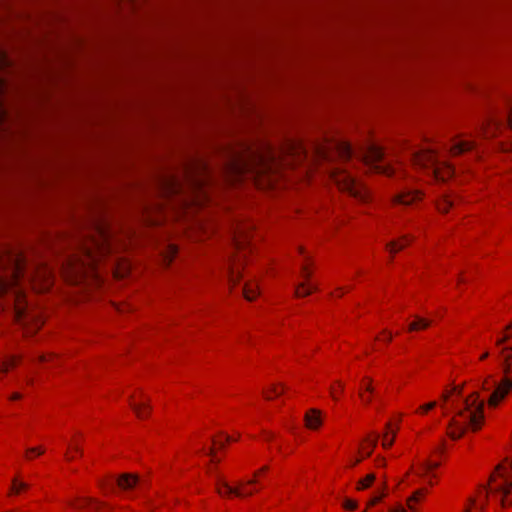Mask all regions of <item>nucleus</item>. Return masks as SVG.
<instances>
[{"label":"nucleus","instance_id":"obj_1","mask_svg":"<svg viewBox=\"0 0 512 512\" xmlns=\"http://www.w3.org/2000/svg\"><path fill=\"white\" fill-rule=\"evenodd\" d=\"M512 505V455L491 473L488 484L480 486L464 512H496Z\"/></svg>","mask_w":512,"mask_h":512},{"label":"nucleus","instance_id":"obj_2","mask_svg":"<svg viewBox=\"0 0 512 512\" xmlns=\"http://www.w3.org/2000/svg\"><path fill=\"white\" fill-rule=\"evenodd\" d=\"M6 258L9 268L7 275L0 276V297L11 294L15 318L20 324L24 325L26 322V308L22 301L23 294L18 287V282L24 274L25 261L23 256L18 253H9Z\"/></svg>","mask_w":512,"mask_h":512},{"label":"nucleus","instance_id":"obj_3","mask_svg":"<svg viewBox=\"0 0 512 512\" xmlns=\"http://www.w3.org/2000/svg\"><path fill=\"white\" fill-rule=\"evenodd\" d=\"M455 415L451 419L449 436L452 439H458L467 428L477 430L482 425L484 416V401L479 400L477 392L471 394L463 401V405L458 407L453 405Z\"/></svg>","mask_w":512,"mask_h":512},{"label":"nucleus","instance_id":"obj_4","mask_svg":"<svg viewBox=\"0 0 512 512\" xmlns=\"http://www.w3.org/2000/svg\"><path fill=\"white\" fill-rule=\"evenodd\" d=\"M267 465L256 470L253 477L248 480H241L232 486L224 476L217 475L215 480L216 493L225 499L247 498L258 493L262 488V478L268 472Z\"/></svg>","mask_w":512,"mask_h":512},{"label":"nucleus","instance_id":"obj_5","mask_svg":"<svg viewBox=\"0 0 512 512\" xmlns=\"http://www.w3.org/2000/svg\"><path fill=\"white\" fill-rule=\"evenodd\" d=\"M360 158L371 171L385 175L394 173L390 163L385 160L383 148L375 143H370L363 148L360 152Z\"/></svg>","mask_w":512,"mask_h":512},{"label":"nucleus","instance_id":"obj_6","mask_svg":"<svg viewBox=\"0 0 512 512\" xmlns=\"http://www.w3.org/2000/svg\"><path fill=\"white\" fill-rule=\"evenodd\" d=\"M98 237H93L82 245V252L87 260V265L95 266L99 257L110 251V235L103 227H97Z\"/></svg>","mask_w":512,"mask_h":512},{"label":"nucleus","instance_id":"obj_7","mask_svg":"<svg viewBox=\"0 0 512 512\" xmlns=\"http://www.w3.org/2000/svg\"><path fill=\"white\" fill-rule=\"evenodd\" d=\"M501 354L504 359V377L489 397L490 406H496L512 389V371L508 365L509 361H512V346L502 348Z\"/></svg>","mask_w":512,"mask_h":512},{"label":"nucleus","instance_id":"obj_8","mask_svg":"<svg viewBox=\"0 0 512 512\" xmlns=\"http://www.w3.org/2000/svg\"><path fill=\"white\" fill-rule=\"evenodd\" d=\"M331 177L340 190L363 201L368 198V192L365 187L346 169H336L332 172Z\"/></svg>","mask_w":512,"mask_h":512},{"label":"nucleus","instance_id":"obj_9","mask_svg":"<svg viewBox=\"0 0 512 512\" xmlns=\"http://www.w3.org/2000/svg\"><path fill=\"white\" fill-rule=\"evenodd\" d=\"M140 480L137 474L122 473L116 479L114 493L123 499L134 500L138 497Z\"/></svg>","mask_w":512,"mask_h":512},{"label":"nucleus","instance_id":"obj_10","mask_svg":"<svg viewBox=\"0 0 512 512\" xmlns=\"http://www.w3.org/2000/svg\"><path fill=\"white\" fill-rule=\"evenodd\" d=\"M410 156L416 165L424 168H431L433 174L438 179H445L444 175H441L440 173L439 160L433 149L429 148L420 151H413Z\"/></svg>","mask_w":512,"mask_h":512},{"label":"nucleus","instance_id":"obj_11","mask_svg":"<svg viewBox=\"0 0 512 512\" xmlns=\"http://www.w3.org/2000/svg\"><path fill=\"white\" fill-rule=\"evenodd\" d=\"M69 508L83 512H110V508L96 498L89 496H75L67 501Z\"/></svg>","mask_w":512,"mask_h":512},{"label":"nucleus","instance_id":"obj_12","mask_svg":"<svg viewBox=\"0 0 512 512\" xmlns=\"http://www.w3.org/2000/svg\"><path fill=\"white\" fill-rule=\"evenodd\" d=\"M445 460V454L443 450H436L426 460L420 464L419 472L430 476L428 483L430 486L435 484V474L433 472L442 464Z\"/></svg>","mask_w":512,"mask_h":512},{"label":"nucleus","instance_id":"obj_13","mask_svg":"<svg viewBox=\"0 0 512 512\" xmlns=\"http://www.w3.org/2000/svg\"><path fill=\"white\" fill-rule=\"evenodd\" d=\"M429 489L422 487L415 490L406 500L407 507L410 512H420V505L425 501Z\"/></svg>","mask_w":512,"mask_h":512},{"label":"nucleus","instance_id":"obj_14","mask_svg":"<svg viewBox=\"0 0 512 512\" xmlns=\"http://www.w3.org/2000/svg\"><path fill=\"white\" fill-rule=\"evenodd\" d=\"M387 495L386 487L382 486L367 502L366 508L363 512H375L373 508ZM390 512H408L403 506H396Z\"/></svg>","mask_w":512,"mask_h":512},{"label":"nucleus","instance_id":"obj_15","mask_svg":"<svg viewBox=\"0 0 512 512\" xmlns=\"http://www.w3.org/2000/svg\"><path fill=\"white\" fill-rule=\"evenodd\" d=\"M29 484L20 476H16L12 479L9 486L7 496L17 497L25 494L29 490Z\"/></svg>","mask_w":512,"mask_h":512},{"label":"nucleus","instance_id":"obj_16","mask_svg":"<svg viewBox=\"0 0 512 512\" xmlns=\"http://www.w3.org/2000/svg\"><path fill=\"white\" fill-rule=\"evenodd\" d=\"M207 457V472L212 475L216 472L217 465L223 459L222 450H209L206 455Z\"/></svg>","mask_w":512,"mask_h":512},{"label":"nucleus","instance_id":"obj_17","mask_svg":"<svg viewBox=\"0 0 512 512\" xmlns=\"http://www.w3.org/2000/svg\"><path fill=\"white\" fill-rule=\"evenodd\" d=\"M305 425L309 429H317L321 423V413L317 409H310L304 417Z\"/></svg>","mask_w":512,"mask_h":512},{"label":"nucleus","instance_id":"obj_18","mask_svg":"<svg viewBox=\"0 0 512 512\" xmlns=\"http://www.w3.org/2000/svg\"><path fill=\"white\" fill-rule=\"evenodd\" d=\"M333 145L338 156L343 160H349L355 153L352 146L348 142L337 141Z\"/></svg>","mask_w":512,"mask_h":512},{"label":"nucleus","instance_id":"obj_19","mask_svg":"<svg viewBox=\"0 0 512 512\" xmlns=\"http://www.w3.org/2000/svg\"><path fill=\"white\" fill-rule=\"evenodd\" d=\"M420 198L418 191L407 190L399 193L395 198V202L402 205H410Z\"/></svg>","mask_w":512,"mask_h":512},{"label":"nucleus","instance_id":"obj_20","mask_svg":"<svg viewBox=\"0 0 512 512\" xmlns=\"http://www.w3.org/2000/svg\"><path fill=\"white\" fill-rule=\"evenodd\" d=\"M474 143L472 141L462 140L455 142L451 148L450 151L453 155H458L463 152L469 151L473 148Z\"/></svg>","mask_w":512,"mask_h":512},{"label":"nucleus","instance_id":"obj_21","mask_svg":"<svg viewBox=\"0 0 512 512\" xmlns=\"http://www.w3.org/2000/svg\"><path fill=\"white\" fill-rule=\"evenodd\" d=\"M412 237L409 235H404L401 237L399 241H391L387 244V248L391 253H396L397 251L403 249L408 243H410Z\"/></svg>","mask_w":512,"mask_h":512},{"label":"nucleus","instance_id":"obj_22","mask_svg":"<svg viewBox=\"0 0 512 512\" xmlns=\"http://www.w3.org/2000/svg\"><path fill=\"white\" fill-rule=\"evenodd\" d=\"M130 405L139 418L143 419L148 414L149 406L146 400H143L140 403L134 401L131 402Z\"/></svg>","mask_w":512,"mask_h":512},{"label":"nucleus","instance_id":"obj_23","mask_svg":"<svg viewBox=\"0 0 512 512\" xmlns=\"http://www.w3.org/2000/svg\"><path fill=\"white\" fill-rule=\"evenodd\" d=\"M431 320L422 318L420 316H415L413 322H411L408 326L409 331H417L420 329H426L431 325Z\"/></svg>","mask_w":512,"mask_h":512},{"label":"nucleus","instance_id":"obj_24","mask_svg":"<svg viewBox=\"0 0 512 512\" xmlns=\"http://www.w3.org/2000/svg\"><path fill=\"white\" fill-rule=\"evenodd\" d=\"M396 429H392L391 424H387V432L382 437V448H389L394 444Z\"/></svg>","mask_w":512,"mask_h":512},{"label":"nucleus","instance_id":"obj_25","mask_svg":"<svg viewBox=\"0 0 512 512\" xmlns=\"http://www.w3.org/2000/svg\"><path fill=\"white\" fill-rule=\"evenodd\" d=\"M243 294L248 301H252L258 294V286L255 282H248L243 288Z\"/></svg>","mask_w":512,"mask_h":512},{"label":"nucleus","instance_id":"obj_26","mask_svg":"<svg viewBox=\"0 0 512 512\" xmlns=\"http://www.w3.org/2000/svg\"><path fill=\"white\" fill-rule=\"evenodd\" d=\"M375 481V475L373 473H370L366 475L363 479H360L356 484L357 490H365L372 486V484Z\"/></svg>","mask_w":512,"mask_h":512},{"label":"nucleus","instance_id":"obj_27","mask_svg":"<svg viewBox=\"0 0 512 512\" xmlns=\"http://www.w3.org/2000/svg\"><path fill=\"white\" fill-rule=\"evenodd\" d=\"M160 505L161 503L159 500H155L152 498H146L142 502V508L147 512H155Z\"/></svg>","mask_w":512,"mask_h":512},{"label":"nucleus","instance_id":"obj_28","mask_svg":"<svg viewBox=\"0 0 512 512\" xmlns=\"http://www.w3.org/2000/svg\"><path fill=\"white\" fill-rule=\"evenodd\" d=\"M247 163L245 160L241 159L240 157H234L231 163V170L234 173H241L244 169L247 167Z\"/></svg>","mask_w":512,"mask_h":512},{"label":"nucleus","instance_id":"obj_29","mask_svg":"<svg viewBox=\"0 0 512 512\" xmlns=\"http://www.w3.org/2000/svg\"><path fill=\"white\" fill-rule=\"evenodd\" d=\"M315 289L316 287L303 283L296 288L295 294L297 297H304L311 294Z\"/></svg>","mask_w":512,"mask_h":512},{"label":"nucleus","instance_id":"obj_30","mask_svg":"<svg viewBox=\"0 0 512 512\" xmlns=\"http://www.w3.org/2000/svg\"><path fill=\"white\" fill-rule=\"evenodd\" d=\"M453 205L454 201L451 200L448 196H445L438 203V210L442 213H446Z\"/></svg>","mask_w":512,"mask_h":512},{"label":"nucleus","instance_id":"obj_31","mask_svg":"<svg viewBox=\"0 0 512 512\" xmlns=\"http://www.w3.org/2000/svg\"><path fill=\"white\" fill-rule=\"evenodd\" d=\"M19 359L16 356L9 357L6 361L0 363V371L7 372L10 367L15 366Z\"/></svg>","mask_w":512,"mask_h":512},{"label":"nucleus","instance_id":"obj_32","mask_svg":"<svg viewBox=\"0 0 512 512\" xmlns=\"http://www.w3.org/2000/svg\"><path fill=\"white\" fill-rule=\"evenodd\" d=\"M342 507H343L344 510L352 512V511H355L357 509L358 502L356 500H353V499H350V498H346L343 501V503H342Z\"/></svg>","mask_w":512,"mask_h":512},{"label":"nucleus","instance_id":"obj_33","mask_svg":"<svg viewBox=\"0 0 512 512\" xmlns=\"http://www.w3.org/2000/svg\"><path fill=\"white\" fill-rule=\"evenodd\" d=\"M228 273H229V280H230V282L233 283V284H236V282L240 278L239 271H237L236 268H234L232 265H229Z\"/></svg>","mask_w":512,"mask_h":512},{"label":"nucleus","instance_id":"obj_34","mask_svg":"<svg viewBox=\"0 0 512 512\" xmlns=\"http://www.w3.org/2000/svg\"><path fill=\"white\" fill-rule=\"evenodd\" d=\"M234 441V439L230 436H221L219 437V439L217 441L214 442L215 445H219L220 448H222V446L227 443V444H230Z\"/></svg>","mask_w":512,"mask_h":512},{"label":"nucleus","instance_id":"obj_35","mask_svg":"<svg viewBox=\"0 0 512 512\" xmlns=\"http://www.w3.org/2000/svg\"><path fill=\"white\" fill-rule=\"evenodd\" d=\"M378 439H379V436L376 435V434H370L367 436L366 438V443L370 446H372V448H375L377 446V443H378Z\"/></svg>","mask_w":512,"mask_h":512},{"label":"nucleus","instance_id":"obj_36","mask_svg":"<svg viewBox=\"0 0 512 512\" xmlns=\"http://www.w3.org/2000/svg\"><path fill=\"white\" fill-rule=\"evenodd\" d=\"M167 189L170 190L171 192H176V190L178 189V184H177V181L172 179V180H167Z\"/></svg>","mask_w":512,"mask_h":512},{"label":"nucleus","instance_id":"obj_37","mask_svg":"<svg viewBox=\"0 0 512 512\" xmlns=\"http://www.w3.org/2000/svg\"><path fill=\"white\" fill-rule=\"evenodd\" d=\"M374 461H375V465H376L377 467H384V466H385V464H386V459H385V457H382V456H380V455H377Z\"/></svg>","mask_w":512,"mask_h":512},{"label":"nucleus","instance_id":"obj_38","mask_svg":"<svg viewBox=\"0 0 512 512\" xmlns=\"http://www.w3.org/2000/svg\"><path fill=\"white\" fill-rule=\"evenodd\" d=\"M36 451H37V450H34V449L27 450V453H26V455H25L26 459L31 460V459H33L34 457L40 456V455H41V452L35 453Z\"/></svg>","mask_w":512,"mask_h":512},{"label":"nucleus","instance_id":"obj_39","mask_svg":"<svg viewBox=\"0 0 512 512\" xmlns=\"http://www.w3.org/2000/svg\"><path fill=\"white\" fill-rule=\"evenodd\" d=\"M436 407V402L435 401H432V402H429L428 404H425L423 406H421V410L425 413L433 408Z\"/></svg>","mask_w":512,"mask_h":512},{"label":"nucleus","instance_id":"obj_40","mask_svg":"<svg viewBox=\"0 0 512 512\" xmlns=\"http://www.w3.org/2000/svg\"><path fill=\"white\" fill-rule=\"evenodd\" d=\"M77 452H78V450H67V452L65 454V459L68 461L74 459L77 455Z\"/></svg>","mask_w":512,"mask_h":512},{"label":"nucleus","instance_id":"obj_41","mask_svg":"<svg viewBox=\"0 0 512 512\" xmlns=\"http://www.w3.org/2000/svg\"><path fill=\"white\" fill-rule=\"evenodd\" d=\"M286 388L284 386H282V388L279 390L277 386H273L271 388V392L274 394V396H279L280 394L283 393V391L285 390Z\"/></svg>","mask_w":512,"mask_h":512},{"label":"nucleus","instance_id":"obj_42","mask_svg":"<svg viewBox=\"0 0 512 512\" xmlns=\"http://www.w3.org/2000/svg\"><path fill=\"white\" fill-rule=\"evenodd\" d=\"M366 456L365 455H362V454H359L355 457V459L353 460V462L350 464V466H355L357 465L359 462H361Z\"/></svg>","mask_w":512,"mask_h":512},{"label":"nucleus","instance_id":"obj_43","mask_svg":"<svg viewBox=\"0 0 512 512\" xmlns=\"http://www.w3.org/2000/svg\"><path fill=\"white\" fill-rule=\"evenodd\" d=\"M509 339V335H505L504 337L498 339L496 341V345L500 346L502 345L504 342H506L507 340Z\"/></svg>","mask_w":512,"mask_h":512},{"label":"nucleus","instance_id":"obj_44","mask_svg":"<svg viewBox=\"0 0 512 512\" xmlns=\"http://www.w3.org/2000/svg\"><path fill=\"white\" fill-rule=\"evenodd\" d=\"M302 276L305 278V279H309L310 277V272H308L306 266H303L302 267Z\"/></svg>","mask_w":512,"mask_h":512},{"label":"nucleus","instance_id":"obj_45","mask_svg":"<svg viewBox=\"0 0 512 512\" xmlns=\"http://www.w3.org/2000/svg\"><path fill=\"white\" fill-rule=\"evenodd\" d=\"M508 123H509L510 127L512 128V106L509 108V112H508Z\"/></svg>","mask_w":512,"mask_h":512},{"label":"nucleus","instance_id":"obj_46","mask_svg":"<svg viewBox=\"0 0 512 512\" xmlns=\"http://www.w3.org/2000/svg\"><path fill=\"white\" fill-rule=\"evenodd\" d=\"M21 398V395L19 393H14L11 397L12 400H18Z\"/></svg>","mask_w":512,"mask_h":512},{"label":"nucleus","instance_id":"obj_47","mask_svg":"<svg viewBox=\"0 0 512 512\" xmlns=\"http://www.w3.org/2000/svg\"><path fill=\"white\" fill-rule=\"evenodd\" d=\"M360 397L362 398V400H363L365 403H369V402H370V397H365L362 393L360 394Z\"/></svg>","mask_w":512,"mask_h":512},{"label":"nucleus","instance_id":"obj_48","mask_svg":"<svg viewBox=\"0 0 512 512\" xmlns=\"http://www.w3.org/2000/svg\"><path fill=\"white\" fill-rule=\"evenodd\" d=\"M366 391H368L369 393H373V387L371 386L370 383H368V385L366 386Z\"/></svg>","mask_w":512,"mask_h":512},{"label":"nucleus","instance_id":"obj_49","mask_svg":"<svg viewBox=\"0 0 512 512\" xmlns=\"http://www.w3.org/2000/svg\"><path fill=\"white\" fill-rule=\"evenodd\" d=\"M449 396H450V394L445 392V393H443L442 398H443L444 401H448Z\"/></svg>","mask_w":512,"mask_h":512},{"label":"nucleus","instance_id":"obj_50","mask_svg":"<svg viewBox=\"0 0 512 512\" xmlns=\"http://www.w3.org/2000/svg\"><path fill=\"white\" fill-rule=\"evenodd\" d=\"M488 356H489V353H488V352H485V353H483V354L481 355L480 359H481V360H484V359H486Z\"/></svg>","mask_w":512,"mask_h":512},{"label":"nucleus","instance_id":"obj_51","mask_svg":"<svg viewBox=\"0 0 512 512\" xmlns=\"http://www.w3.org/2000/svg\"><path fill=\"white\" fill-rule=\"evenodd\" d=\"M39 360L40 361H47L49 359L45 355H41V356H39Z\"/></svg>","mask_w":512,"mask_h":512},{"label":"nucleus","instance_id":"obj_52","mask_svg":"<svg viewBox=\"0 0 512 512\" xmlns=\"http://www.w3.org/2000/svg\"><path fill=\"white\" fill-rule=\"evenodd\" d=\"M453 391L457 392L458 395L461 394V389H458L457 387H454Z\"/></svg>","mask_w":512,"mask_h":512},{"label":"nucleus","instance_id":"obj_53","mask_svg":"<svg viewBox=\"0 0 512 512\" xmlns=\"http://www.w3.org/2000/svg\"><path fill=\"white\" fill-rule=\"evenodd\" d=\"M330 392H331L332 397H333L334 399H337V396H336V394H335V391H334L332 388H331V391H330Z\"/></svg>","mask_w":512,"mask_h":512},{"label":"nucleus","instance_id":"obj_54","mask_svg":"<svg viewBox=\"0 0 512 512\" xmlns=\"http://www.w3.org/2000/svg\"><path fill=\"white\" fill-rule=\"evenodd\" d=\"M446 171L449 175L452 173V169L449 166L446 167Z\"/></svg>","mask_w":512,"mask_h":512},{"label":"nucleus","instance_id":"obj_55","mask_svg":"<svg viewBox=\"0 0 512 512\" xmlns=\"http://www.w3.org/2000/svg\"><path fill=\"white\" fill-rule=\"evenodd\" d=\"M3 261H4V257H2V256L0 255V266L4 265Z\"/></svg>","mask_w":512,"mask_h":512},{"label":"nucleus","instance_id":"obj_56","mask_svg":"<svg viewBox=\"0 0 512 512\" xmlns=\"http://www.w3.org/2000/svg\"><path fill=\"white\" fill-rule=\"evenodd\" d=\"M391 339H392V334H391V333H388L387 341L389 342V341H391Z\"/></svg>","mask_w":512,"mask_h":512},{"label":"nucleus","instance_id":"obj_57","mask_svg":"<svg viewBox=\"0 0 512 512\" xmlns=\"http://www.w3.org/2000/svg\"><path fill=\"white\" fill-rule=\"evenodd\" d=\"M171 251H172L173 254H175L177 252L175 247H171Z\"/></svg>","mask_w":512,"mask_h":512},{"label":"nucleus","instance_id":"obj_58","mask_svg":"<svg viewBox=\"0 0 512 512\" xmlns=\"http://www.w3.org/2000/svg\"><path fill=\"white\" fill-rule=\"evenodd\" d=\"M265 397H266L267 399H270V398H271V396H270L269 394H265Z\"/></svg>","mask_w":512,"mask_h":512},{"label":"nucleus","instance_id":"obj_59","mask_svg":"<svg viewBox=\"0 0 512 512\" xmlns=\"http://www.w3.org/2000/svg\"><path fill=\"white\" fill-rule=\"evenodd\" d=\"M4 115L2 113V111L0 110V118H2Z\"/></svg>","mask_w":512,"mask_h":512}]
</instances>
